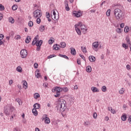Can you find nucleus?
<instances>
[{
  "label": "nucleus",
  "mask_w": 131,
  "mask_h": 131,
  "mask_svg": "<svg viewBox=\"0 0 131 131\" xmlns=\"http://www.w3.org/2000/svg\"><path fill=\"white\" fill-rule=\"evenodd\" d=\"M56 108L57 110L59 112H64L67 108V106H66V101L63 99L59 101L57 104Z\"/></svg>",
  "instance_id": "1"
},
{
  "label": "nucleus",
  "mask_w": 131,
  "mask_h": 131,
  "mask_svg": "<svg viewBox=\"0 0 131 131\" xmlns=\"http://www.w3.org/2000/svg\"><path fill=\"white\" fill-rule=\"evenodd\" d=\"M114 15L118 21H121L124 19V13L120 9H116L114 10Z\"/></svg>",
  "instance_id": "2"
},
{
  "label": "nucleus",
  "mask_w": 131,
  "mask_h": 131,
  "mask_svg": "<svg viewBox=\"0 0 131 131\" xmlns=\"http://www.w3.org/2000/svg\"><path fill=\"white\" fill-rule=\"evenodd\" d=\"M15 110V108H14V107L12 106H8L7 108L4 111V113L6 114V115H9L10 113V112H13Z\"/></svg>",
  "instance_id": "3"
},
{
  "label": "nucleus",
  "mask_w": 131,
  "mask_h": 131,
  "mask_svg": "<svg viewBox=\"0 0 131 131\" xmlns=\"http://www.w3.org/2000/svg\"><path fill=\"white\" fill-rule=\"evenodd\" d=\"M60 90H61L60 87L56 86L54 89H52V93H55V92H56V95H54V97L55 98H59L60 96Z\"/></svg>",
  "instance_id": "4"
},
{
  "label": "nucleus",
  "mask_w": 131,
  "mask_h": 131,
  "mask_svg": "<svg viewBox=\"0 0 131 131\" xmlns=\"http://www.w3.org/2000/svg\"><path fill=\"white\" fill-rule=\"evenodd\" d=\"M33 14L35 18H40V17H41L42 15V14H41V13L40 12V10L38 9L36 10L35 11H34Z\"/></svg>",
  "instance_id": "5"
},
{
  "label": "nucleus",
  "mask_w": 131,
  "mask_h": 131,
  "mask_svg": "<svg viewBox=\"0 0 131 131\" xmlns=\"http://www.w3.org/2000/svg\"><path fill=\"white\" fill-rule=\"evenodd\" d=\"M20 56L23 59L26 58V57H27V50L25 49L21 50L20 51Z\"/></svg>",
  "instance_id": "6"
},
{
  "label": "nucleus",
  "mask_w": 131,
  "mask_h": 131,
  "mask_svg": "<svg viewBox=\"0 0 131 131\" xmlns=\"http://www.w3.org/2000/svg\"><path fill=\"white\" fill-rule=\"evenodd\" d=\"M77 25H78L79 28L80 27L81 30H82L83 31H86L88 30V29H86L85 26L82 25V24L80 22L77 24Z\"/></svg>",
  "instance_id": "7"
},
{
  "label": "nucleus",
  "mask_w": 131,
  "mask_h": 131,
  "mask_svg": "<svg viewBox=\"0 0 131 131\" xmlns=\"http://www.w3.org/2000/svg\"><path fill=\"white\" fill-rule=\"evenodd\" d=\"M92 46H93V50H94V51H96V52H97V51H98V50H97V49L99 47V42H93Z\"/></svg>",
  "instance_id": "8"
},
{
  "label": "nucleus",
  "mask_w": 131,
  "mask_h": 131,
  "mask_svg": "<svg viewBox=\"0 0 131 131\" xmlns=\"http://www.w3.org/2000/svg\"><path fill=\"white\" fill-rule=\"evenodd\" d=\"M75 29L78 35H81V32L80 31V29H79V27L78 26V25L76 24L75 25Z\"/></svg>",
  "instance_id": "9"
},
{
  "label": "nucleus",
  "mask_w": 131,
  "mask_h": 131,
  "mask_svg": "<svg viewBox=\"0 0 131 131\" xmlns=\"http://www.w3.org/2000/svg\"><path fill=\"white\" fill-rule=\"evenodd\" d=\"M56 12L55 11H53V14H51V18L53 19V20H58L59 19V16H56Z\"/></svg>",
  "instance_id": "10"
},
{
  "label": "nucleus",
  "mask_w": 131,
  "mask_h": 131,
  "mask_svg": "<svg viewBox=\"0 0 131 131\" xmlns=\"http://www.w3.org/2000/svg\"><path fill=\"white\" fill-rule=\"evenodd\" d=\"M60 48H61V46L60 45L58 44H55L53 46V50H54V51H59Z\"/></svg>",
  "instance_id": "11"
},
{
  "label": "nucleus",
  "mask_w": 131,
  "mask_h": 131,
  "mask_svg": "<svg viewBox=\"0 0 131 131\" xmlns=\"http://www.w3.org/2000/svg\"><path fill=\"white\" fill-rule=\"evenodd\" d=\"M64 6L66 11H70V8L68 5V1H67V0L64 1Z\"/></svg>",
  "instance_id": "12"
},
{
  "label": "nucleus",
  "mask_w": 131,
  "mask_h": 131,
  "mask_svg": "<svg viewBox=\"0 0 131 131\" xmlns=\"http://www.w3.org/2000/svg\"><path fill=\"white\" fill-rule=\"evenodd\" d=\"M73 14L75 15V17H77V18L80 17V16H81V13L80 12H77L76 11H74L73 12Z\"/></svg>",
  "instance_id": "13"
},
{
  "label": "nucleus",
  "mask_w": 131,
  "mask_h": 131,
  "mask_svg": "<svg viewBox=\"0 0 131 131\" xmlns=\"http://www.w3.org/2000/svg\"><path fill=\"white\" fill-rule=\"evenodd\" d=\"M42 45V40H37L36 41V47L41 46Z\"/></svg>",
  "instance_id": "14"
},
{
  "label": "nucleus",
  "mask_w": 131,
  "mask_h": 131,
  "mask_svg": "<svg viewBox=\"0 0 131 131\" xmlns=\"http://www.w3.org/2000/svg\"><path fill=\"white\" fill-rule=\"evenodd\" d=\"M71 54L72 55H73V56L76 55V51L75 50V49H74V48H72L71 49Z\"/></svg>",
  "instance_id": "15"
},
{
  "label": "nucleus",
  "mask_w": 131,
  "mask_h": 131,
  "mask_svg": "<svg viewBox=\"0 0 131 131\" xmlns=\"http://www.w3.org/2000/svg\"><path fill=\"white\" fill-rule=\"evenodd\" d=\"M33 107L35 108V109H39L40 108V104L36 103L33 105Z\"/></svg>",
  "instance_id": "16"
},
{
  "label": "nucleus",
  "mask_w": 131,
  "mask_h": 131,
  "mask_svg": "<svg viewBox=\"0 0 131 131\" xmlns=\"http://www.w3.org/2000/svg\"><path fill=\"white\" fill-rule=\"evenodd\" d=\"M107 109L108 111H111V113H113V114H115V113H116V111L112 108L111 107H108Z\"/></svg>",
  "instance_id": "17"
},
{
  "label": "nucleus",
  "mask_w": 131,
  "mask_h": 131,
  "mask_svg": "<svg viewBox=\"0 0 131 131\" xmlns=\"http://www.w3.org/2000/svg\"><path fill=\"white\" fill-rule=\"evenodd\" d=\"M89 59L90 62H95L96 61V58L93 56H89Z\"/></svg>",
  "instance_id": "18"
},
{
  "label": "nucleus",
  "mask_w": 131,
  "mask_h": 131,
  "mask_svg": "<svg viewBox=\"0 0 131 131\" xmlns=\"http://www.w3.org/2000/svg\"><path fill=\"white\" fill-rule=\"evenodd\" d=\"M37 37H38V35H37L35 37V38H34L32 42V46H35L36 45V40H37Z\"/></svg>",
  "instance_id": "19"
},
{
  "label": "nucleus",
  "mask_w": 131,
  "mask_h": 131,
  "mask_svg": "<svg viewBox=\"0 0 131 131\" xmlns=\"http://www.w3.org/2000/svg\"><path fill=\"white\" fill-rule=\"evenodd\" d=\"M91 90L93 92V93H98L99 92V89L96 87L91 88Z\"/></svg>",
  "instance_id": "20"
},
{
  "label": "nucleus",
  "mask_w": 131,
  "mask_h": 131,
  "mask_svg": "<svg viewBox=\"0 0 131 131\" xmlns=\"http://www.w3.org/2000/svg\"><path fill=\"white\" fill-rule=\"evenodd\" d=\"M31 40V37H30V36H28L25 40V42L26 43H29Z\"/></svg>",
  "instance_id": "21"
},
{
  "label": "nucleus",
  "mask_w": 131,
  "mask_h": 131,
  "mask_svg": "<svg viewBox=\"0 0 131 131\" xmlns=\"http://www.w3.org/2000/svg\"><path fill=\"white\" fill-rule=\"evenodd\" d=\"M8 20L9 22L10 23H11V24H14V23H15V19H14L12 17H9Z\"/></svg>",
  "instance_id": "22"
},
{
  "label": "nucleus",
  "mask_w": 131,
  "mask_h": 131,
  "mask_svg": "<svg viewBox=\"0 0 131 131\" xmlns=\"http://www.w3.org/2000/svg\"><path fill=\"white\" fill-rule=\"evenodd\" d=\"M86 71L89 73L92 72V67H91V66H88V67H86Z\"/></svg>",
  "instance_id": "23"
},
{
  "label": "nucleus",
  "mask_w": 131,
  "mask_h": 131,
  "mask_svg": "<svg viewBox=\"0 0 131 131\" xmlns=\"http://www.w3.org/2000/svg\"><path fill=\"white\" fill-rule=\"evenodd\" d=\"M62 91H63V92H65V93H66L67 92H68V88H67V87L62 88H60V93H61V92H62Z\"/></svg>",
  "instance_id": "24"
},
{
  "label": "nucleus",
  "mask_w": 131,
  "mask_h": 131,
  "mask_svg": "<svg viewBox=\"0 0 131 131\" xmlns=\"http://www.w3.org/2000/svg\"><path fill=\"white\" fill-rule=\"evenodd\" d=\"M32 113L35 115V116H37V111L36 110V108H33L32 109Z\"/></svg>",
  "instance_id": "25"
},
{
  "label": "nucleus",
  "mask_w": 131,
  "mask_h": 131,
  "mask_svg": "<svg viewBox=\"0 0 131 131\" xmlns=\"http://www.w3.org/2000/svg\"><path fill=\"white\" fill-rule=\"evenodd\" d=\"M60 48H62V49H64L66 47V43L65 42H61L60 43Z\"/></svg>",
  "instance_id": "26"
},
{
  "label": "nucleus",
  "mask_w": 131,
  "mask_h": 131,
  "mask_svg": "<svg viewBox=\"0 0 131 131\" xmlns=\"http://www.w3.org/2000/svg\"><path fill=\"white\" fill-rule=\"evenodd\" d=\"M45 123H47V124H49V123L51 122V120H50V118L47 117L45 120Z\"/></svg>",
  "instance_id": "27"
},
{
  "label": "nucleus",
  "mask_w": 131,
  "mask_h": 131,
  "mask_svg": "<svg viewBox=\"0 0 131 131\" xmlns=\"http://www.w3.org/2000/svg\"><path fill=\"white\" fill-rule=\"evenodd\" d=\"M59 56L61 58H64V59H67V60H69V58L66 55L59 54Z\"/></svg>",
  "instance_id": "28"
},
{
  "label": "nucleus",
  "mask_w": 131,
  "mask_h": 131,
  "mask_svg": "<svg viewBox=\"0 0 131 131\" xmlns=\"http://www.w3.org/2000/svg\"><path fill=\"white\" fill-rule=\"evenodd\" d=\"M121 119L123 121H125L126 120V115L124 114L121 116Z\"/></svg>",
  "instance_id": "29"
},
{
  "label": "nucleus",
  "mask_w": 131,
  "mask_h": 131,
  "mask_svg": "<svg viewBox=\"0 0 131 131\" xmlns=\"http://www.w3.org/2000/svg\"><path fill=\"white\" fill-rule=\"evenodd\" d=\"M16 71H17V72H22V68H21V67L18 66L16 68Z\"/></svg>",
  "instance_id": "30"
},
{
  "label": "nucleus",
  "mask_w": 131,
  "mask_h": 131,
  "mask_svg": "<svg viewBox=\"0 0 131 131\" xmlns=\"http://www.w3.org/2000/svg\"><path fill=\"white\" fill-rule=\"evenodd\" d=\"M39 31L43 32L45 31V26H41L39 28Z\"/></svg>",
  "instance_id": "31"
},
{
  "label": "nucleus",
  "mask_w": 131,
  "mask_h": 131,
  "mask_svg": "<svg viewBox=\"0 0 131 131\" xmlns=\"http://www.w3.org/2000/svg\"><path fill=\"white\" fill-rule=\"evenodd\" d=\"M39 97H40V95H39V94L38 93H35L34 95V99H38V98H39Z\"/></svg>",
  "instance_id": "32"
},
{
  "label": "nucleus",
  "mask_w": 131,
  "mask_h": 131,
  "mask_svg": "<svg viewBox=\"0 0 131 131\" xmlns=\"http://www.w3.org/2000/svg\"><path fill=\"white\" fill-rule=\"evenodd\" d=\"M124 31V32H126V33H127V32H128V31H129V28L127 26L125 27Z\"/></svg>",
  "instance_id": "33"
},
{
  "label": "nucleus",
  "mask_w": 131,
  "mask_h": 131,
  "mask_svg": "<svg viewBox=\"0 0 131 131\" xmlns=\"http://www.w3.org/2000/svg\"><path fill=\"white\" fill-rule=\"evenodd\" d=\"M17 9H18V6H17L16 5H14L12 7V9L13 10V11H16V10H17Z\"/></svg>",
  "instance_id": "34"
},
{
  "label": "nucleus",
  "mask_w": 131,
  "mask_h": 131,
  "mask_svg": "<svg viewBox=\"0 0 131 131\" xmlns=\"http://www.w3.org/2000/svg\"><path fill=\"white\" fill-rule=\"evenodd\" d=\"M81 49L83 53H86V48L85 47H81Z\"/></svg>",
  "instance_id": "35"
},
{
  "label": "nucleus",
  "mask_w": 131,
  "mask_h": 131,
  "mask_svg": "<svg viewBox=\"0 0 131 131\" xmlns=\"http://www.w3.org/2000/svg\"><path fill=\"white\" fill-rule=\"evenodd\" d=\"M101 90L102 91V92H106L107 91V88L106 87V86H103L101 88Z\"/></svg>",
  "instance_id": "36"
},
{
  "label": "nucleus",
  "mask_w": 131,
  "mask_h": 131,
  "mask_svg": "<svg viewBox=\"0 0 131 131\" xmlns=\"http://www.w3.org/2000/svg\"><path fill=\"white\" fill-rule=\"evenodd\" d=\"M23 85H24V86L26 87L25 89H27V88H28V86H27V85H28L27 82L26 81H23Z\"/></svg>",
  "instance_id": "37"
},
{
  "label": "nucleus",
  "mask_w": 131,
  "mask_h": 131,
  "mask_svg": "<svg viewBox=\"0 0 131 131\" xmlns=\"http://www.w3.org/2000/svg\"><path fill=\"white\" fill-rule=\"evenodd\" d=\"M126 41H127V43H128L130 46V39H129V37H127L126 38Z\"/></svg>",
  "instance_id": "38"
},
{
  "label": "nucleus",
  "mask_w": 131,
  "mask_h": 131,
  "mask_svg": "<svg viewBox=\"0 0 131 131\" xmlns=\"http://www.w3.org/2000/svg\"><path fill=\"white\" fill-rule=\"evenodd\" d=\"M28 25L29 27H32L33 26V22L32 21H29Z\"/></svg>",
  "instance_id": "39"
},
{
  "label": "nucleus",
  "mask_w": 131,
  "mask_h": 131,
  "mask_svg": "<svg viewBox=\"0 0 131 131\" xmlns=\"http://www.w3.org/2000/svg\"><path fill=\"white\" fill-rule=\"evenodd\" d=\"M5 10V7L3 5L0 4V11H4Z\"/></svg>",
  "instance_id": "40"
},
{
  "label": "nucleus",
  "mask_w": 131,
  "mask_h": 131,
  "mask_svg": "<svg viewBox=\"0 0 131 131\" xmlns=\"http://www.w3.org/2000/svg\"><path fill=\"white\" fill-rule=\"evenodd\" d=\"M111 12V10L110 9H108L107 11H106V16H107V17H109V16H110V12Z\"/></svg>",
  "instance_id": "41"
},
{
  "label": "nucleus",
  "mask_w": 131,
  "mask_h": 131,
  "mask_svg": "<svg viewBox=\"0 0 131 131\" xmlns=\"http://www.w3.org/2000/svg\"><path fill=\"white\" fill-rule=\"evenodd\" d=\"M47 117H48V115H43L42 117V120H46Z\"/></svg>",
  "instance_id": "42"
},
{
  "label": "nucleus",
  "mask_w": 131,
  "mask_h": 131,
  "mask_svg": "<svg viewBox=\"0 0 131 131\" xmlns=\"http://www.w3.org/2000/svg\"><path fill=\"white\" fill-rule=\"evenodd\" d=\"M54 57H56V55L55 54L51 55L48 57V59H51V58H54Z\"/></svg>",
  "instance_id": "43"
},
{
  "label": "nucleus",
  "mask_w": 131,
  "mask_h": 131,
  "mask_svg": "<svg viewBox=\"0 0 131 131\" xmlns=\"http://www.w3.org/2000/svg\"><path fill=\"white\" fill-rule=\"evenodd\" d=\"M119 93L120 95H122V94L124 93V91H123V88H122L120 90H119Z\"/></svg>",
  "instance_id": "44"
},
{
  "label": "nucleus",
  "mask_w": 131,
  "mask_h": 131,
  "mask_svg": "<svg viewBox=\"0 0 131 131\" xmlns=\"http://www.w3.org/2000/svg\"><path fill=\"white\" fill-rule=\"evenodd\" d=\"M84 125H85V126H89V125H91V123H90V122H85L84 123Z\"/></svg>",
  "instance_id": "45"
},
{
  "label": "nucleus",
  "mask_w": 131,
  "mask_h": 131,
  "mask_svg": "<svg viewBox=\"0 0 131 131\" xmlns=\"http://www.w3.org/2000/svg\"><path fill=\"white\" fill-rule=\"evenodd\" d=\"M15 39H16V40H18V39H20L21 38V36L17 35L16 36H15Z\"/></svg>",
  "instance_id": "46"
},
{
  "label": "nucleus",
  "mask_w": 131,
  "mask_h": 131,
  "mask_svg": "<svg viewBox=\"0 0 131 131\" xmlns=\"http://www.w3.org/2000/svg\"><path fill=\"white\" fill-rule=\"evenodd\" d=\"M40 22H41L40 18H39V17H38L36 19V23H37V24H39Z\"/></svg>",
  "instance_id": "47"
},
{
  "label": "nucleus",
  "mask_w": 131,
  "mask_h": 131,
  "mask_svg": "<svg viewBox=\"0 0 131 131\" xmlns=\"http://www.w3.org/2000/svg\"><path fill=\"white\" fill-rule=\"evenodd\" d=\"M97 116H98V114H97V113H94L93 114V118H94L95 119L97 118Z\"/></svg>",
  "instance_id": "48"
},
{
  "label": "nucleus",
  "mask_w": 131,
  "mask_h": 131,
  "mask_svg": "<svg viewBox=\"0 0 131 131\" xmlns=\"http://www.w3.org/2000/svg\"><path fill=\"white\" fill-rule=\"evenodd\" d=\"M116 32H117V33H121V29L120 28L117 29Z\"/></svg>",
  "instance_id": "49"
},
{
  "label": "nucleus",
  "mask_w": 131,
  "mask_h": 131,
  "mask_svg": "<svg viewBox=\"0 0 131 131\" xmlns=\"http://www.w3.org/2000/svg\"><path fill=\"white\" fill-rule=\"evenodd\" d=\"M35 76L36 77H37V78H39V77H40L41 75H40V73H37V74H36Z\"/></svg>",
  "instance_id": "50"
},
{
  "label": "nucleus",
  "mask_w": 131,
  "mask_h": 131,
  "mask_svg": "<svg viewBox=\"0 0 131 131\" xmlns=\"http://www.w3.org/2000/svg\"><path fill=\"white\" fill-rule=\"evenodd\" d=\"M51 17V15H50V13L49 12H46V17L47 19H49Z\"/></svg>",
  "instance_id": "51"
},
{
  "label": "nucleus",
  "mask_w": 131,
  "mask_h": 131,
  "mask_svg": "<svg viewBox=\"0 0 131 131\" xmlns=\"http://www.w3.org/2000/svg\"><path fill=\"white\" fill-rule=\"evenodd\" d=\"M122 47H123V48H124L125 49V50H126V49H127V48H128L127 45L125 43H123Z\"/></svg>",
  "instance_id": "52"
},
{
  "label": "nucleus",
  "mask_w": 131,
  "mask_h": 131,
  "mask_svg": "<svg viewBox=\"0 0 131 131\" xmlns=\"http://www.w3.org/2000/svg\"><path fill=\"white\" fill-rule=\"evenodd\" d=\"M10 35L11 36H14V35H15V32H14L13 31H11L10 33Z\"/></svg>",
  "instance_id": "53"
},
{
  "label": "nucleus",
  "mask_w": 131,
  "mask_h": 131,
  "mask_svg": "<svg viewBox=\"0 0 131 131\" xmlns=\"http://www.w3.org/2000/svg\"><path fill=\"white\" fill-rule=\"evenodd\" d=\"M16 102L18 103L19 105H20V103L21 102V99L17 98L16 99Z\"/></svg>",
  "instance_id": "54"
},
{
  "label": "nucleus",
  "mask_w": 131,
  "mask_h": 131,
  "mask_svg": "<svg viewBox=\"0 0 131 131\" xmlns=\"http://www.w3.org/2000/svg\"><path fill=\"white\" fill-rule=\"evenodd\" d=\"M34 68L36 69L38 68V64H37V63H35L34 64Z\"/></svg>",
  "instance_id": "55"
},
{
  "label": "nucleus",
  "mask_w": 131,
  "mask_h": 131,
  "mask_svg": "<svg viewBox=\"0 0 131 131\" xmlns=\"http://www.w3.org/2000/svg\"><path fill=\"white\" fill-rule=\"evenodd\" d=\"M79 56H80V57H81V58H82V59L83 60L85 61V58L84 57V56L83 55H82L81 54H79Z\"/></svg>",
  "instance_id": "56"
},
{
  "label": "nucleus",
  "mask_w": 131,
  "mask_h": 131,
  "mask_svg": "<svg viewBox=\"0 0 131 131\" xmlns=\"http://www.w3.org/2000/svg\"><path fill=\"white\" fill-rule=\"evenodd\" d=\"M13 131H21V130L19 128L16 127V128H14Z\"/></svg>",
  "instance_id": "57"
},
{
  "label": "nucleus",
  "mask_w": 131,
  "mask_h": 131,
  "mask_svg": "<svg viewBox=\"0 0 131 131\" xmlns=\"http://www.w3.org/2000/svg\"><path fill=\"white\" fill-rule=\"evenodd\" d=\"M53 42H54V41H53L52 39H50V40H49V45H52V44L53 43Z\"/></svg>",
  "instance_id": "58"
},
{
  "label": "nucleus",
  "mask_w": 131,
  "mask_h": 131,
  "mask_svg": "<svg viewBox=\"0 0 131 131\" xmlns=\"http://www.w3.org/2000/svg\"><path fill=\"white\" fill-rule=\"evenodd\" d=\"M126 69H127V70H130V66L128 64L126 66Z\"/></svg>",
  "instance_id": "59"
},
{
  "label": "nucleus",
  "mask_w": 131,
  "mask_h": 131,
  "mask_svg": "<svg viewBox=\"0 0 131 131\" xmlns=\"http://www.w3.org/2000/svg\"><path fill=\"white\" fill-rule=\"evenodd\" d=\"M43 86H44L45 88H48V83H44L43 84Z\"/></svg>",
  "instance_id": "60"
},
{
  "label": "nucleus",
  "mask_w": 131,
  "mask_h": 131,
  "mask_svg": "<svg viewBox=\"0 0 131 131\" xmlns=\"http://www.w3.org/2000/svg\"><path fill=\"white\" fill-rule=\"evenodd\" d=\"M4 38V35L3 34H0V39H3Z\"/></svg>",
  "instance_id": "61"
},
{
  "label": "nucleus",
  "mask_w": 131,
  "mask_h": 131,
  "mask_svg": "<svg viewBox=\"0 0 131 131\" xmlns=\"http://www.w3.org/2000/svg\"><path fill=\"white\" fill-rule=\"evenodd\" d=\"M37 49H36V51H37V52H39V51L40 50V47L41 46H37Z\"/></svg>",
  "instance_id": "62"
},
{
  "label": "nucleus",
  "mask_w": 131,
  "mask_h": 131,
  "mask_svg": "<svg viewBox=\"0 0 131 131\" xmlns=\"http://www.w3.org/2000/svg\"><path fill=\"white\" fill-rule=\"evenodd\" d=\"M78 86L77 85H75L74 86V90H78Z\"/></svg>",
  "instance_id": "63"
},
{
  "label": "nucleus",
  "mask_w": 131,
  "mask_h": 131,
  "mask_svg": "<svg viewBox=\"0 0 131 131\" xmlns=\"http://www.w3.org/2000/svg\"><path fill=\"white\" fill-rule=\"evenodd\" d=\"M128 121H129V123H131V116H129L128 119Z\"/></svg>",
  "instance_id": "64"
}]
</instances>
